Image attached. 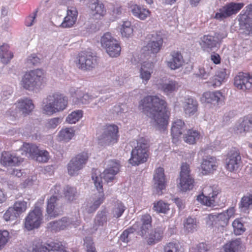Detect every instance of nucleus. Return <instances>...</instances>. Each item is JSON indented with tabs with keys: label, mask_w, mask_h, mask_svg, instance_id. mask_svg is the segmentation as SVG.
<instances>
[{
	"label": "nucleus",
	"mask_w": 252,
	"mask_h": 252,
	"mask_svg": "<svg viewBox=\"0 0 252 252\" xmlns=\"http://www.w3.org/2000/svg\"><path fill=\"white\" fill-rule=\"evenodd\" d=\"M27 207V203L24 201H16L13 206V208H14V210L15 211V213L17 214V215L20 216V215L25 212Z\"/></svg>",
	"instance_id": "obj_56"
},
{
	"label": "nucleus",
	"mask_w": 252,
	"mask_h": 252,
	"mask_svg": "<svg viewBox=\"0 0 252 252\" xmlns=\"http://www.w3.org/2000/svg\"><path fill=\"white\" fill-rule=\"evenodd\" d=\"M72 224V220L68 217H63L57 221L50 222L49 225L52 230L59 231L67 228Z\"/></svg>",
	"instance_id": "obj_36"
},
{
	"label": "nucleus",
	"mask_w": 252,
	"mask_h": 252,
	"mask_svg": "<svg viewBox=\"0 0 252 252\" xmlns=\"http://www.w3.org/2000/svg\"><path fill=\"white\" fill-rule=\"evenodd\" d=\"M213 74V67L207 64L202 67L199 68V71L198 72V76L204 79H206L210 75Z\"/></svg>",
	"instance_id": "obj_55"
},
{
	"label": "nucleus",
	"mask_w": 252,
	"mask_h": 252,
	"mask_svg": "<svg viewBox=\"0 0 252 252\" xmlns=\"http://www.w3.org/2000/svg\"><path fill=\"white\" fill-rule=\"evenodd\" d=\"M141 224L135 223L137 226V234L142 237H145L148 235V232L152 229V218L149 214L143 215L141 219Z\"/></svg>",
	"instance_id": "obj_23"
},
{
	"label": "nucleus",
	"mask_w": 252,
	"mask_h": 252,
	"mask_svg": "<svg viewBox=\"0 0 252 252\" xmlns=\"http://www.w3.org/2000/svg\"><path fill=\"white\" fill-rule=\"evenodd\" d=\"M131 8L132 14L141 20H144L150 15L151 12L149 10L143 6L135 4L132 5Z\"/></svg>",
	"instance_id": "obj_38"
},
{
	"label": "nucleus",
	"mask_w": 252,
	"mask_h": 252,
	"mask_svg": "<svg viewBox=\"0 0 252 252\" xmlns=\"http://www.w3.org/2000/svg\"><path fill=\"white\" fill-rule=\"evenodd\" d=\"M234 84L238 89L243 91L250 90L252 88V76L240 72L234 78Z\"/></svg>",
	"instance_id": "obj_20"
},
{
	"label": "nucleus",
	"mask_w": 252,
	"mask_h": 252,
	"mask_svg": "<svg viewBox=\"0 0 252 252\" xmlns=\"http://www.w3.org/2000/svg\"><path fill=\"white\" fill-rule=\"evenodd\" d=\"M43 216L42 210L35 206L33 210L30 212L25 219V226L28 230H31L39 226Z\"/></svg>",
	"instance_id": "obj_14"
},
{
	"label": "nucleus",
	"mask_w": 252,
	"mask_h": 252,
	"mask_svg": "<svg viewBox=\"0 0 252 252\" xmlns=\"http://www.w3.org/2000/svg\"><path fill=\"white\" fill-rule=\"evenodd\" d=\"M153 209L158 213L166 214L169 210V204L162 200L155 202Z\"/></svg>",
	"instance_id": "obj_48"
},
{
	"label": "nucleus",
	"mask_w": 252,
	"mask_h": 252,
	"mask_svg": "<svg viewBox=\"0 0 252 252\" xmlns=\"http://www.w3.org/2000/svg\"><path fill=\"white\" fill-rule=\"evenodd\" d=\"M241 163V157L240 153L235 151H231L226 159V165L229 171L237 170Z\"/></svg>",
	"instance_id": "obj_22"
},
{
	"label": "nucleus",
	"mask_w": 252,
	"mask_h": 252,
	"mask_svg": "<svg viewBox=\"0 0 252 252\" xmlns=\"http://www.w3.org/2000/svg\"><path fill=\"white\" fill-rule=\"evenodd\" d=\"M23 161V158L14 153L3 152L1 154L0 162L3 166L18 165Z\"/></svg>",
	"instance_id": "obj_27"
},
{
	"label": "nucleus",
	"mask_w": 252,
	"mask_h": 252,
	"mask_svg": "<svg viewBox=\"0 0 252 252\" xmlns=\"http://www.w3.org/2000/svg\"><path fill=\"white\" fill-rule=\"evenodd\" d=\"M97 192L95 193L94 195L92 202L88 205L87 210L89 213L94 212L104 200V195L103 189H100L98 188V189H97Z\"/></svg>",
	"instance_id": "obj_30"
},
{
	"label": "nucleus",
	"mask_w": 252,
	"mask_h": 252,
	"mask_svg": "<svg viewBox=\"0 0 252 252\" xmlns=\"http://www.w3.org/2000/svg\"><path fill=\"white\" fill-rule=\"evenodd\" d=\"M46 82L44 72L40 69H36L26 72L21 82L22 87L30 91H39Z\"/></svg>",
	"instance_id": "obj_3"
},
{
	"label": "nucleus",
	"mask_w": 252,
	"mask_h": 252,
	"mask_svg": "<svg viewBox=\"0 0 252 252\" xmlns=\"http://www.w3.org/2000/svg\"><path fill=\"white\" fill-rule=\"evenodd\" d=\"M22 150L26 152V155L28 157L40 162H46L49 159L48 152L39 149L34 144H25L23 145Z\"/></svg>",
	"instance_id": "obj_9"
},
{
	"label": "nucleus",
	"mask_w": 252,
	"mask_h": 252,
	"mask_svg": "<svg viewBox=\"0 0 252 252\" xmlns=\"http://www.w3.org/2000/svg\"><path fill=\"white\" fill-rule=\"evenodd\" d=\"M209 219L211 220H217L220 222L219 224L221 226L227 225L229 219L226 213L222 212L217 215L210 214L209 215Z\"/></svg>",
	"instance_id": "obj_47"
},
{
	"label": "nucleus",
	"mask_w": 252,
	"mask_h": 252,
	"mask_svg": "<svg viewBox=\"0 0 252 252\" xmlns=\"http://www.w3.org/2000/svg\"><path fill=\"white\" fill-rule=\"evenodd\" d=\"M164 252H179V245L177 243L170 242L164 246Z\"/></svg>",
	"instance_id": "obj_62"
},
{
	"label": "nucleus",
	"mask_w": 252,
	"mask_h": 252,
	"mask_svg": "<svg viewBox=\"0 0 252 252\" xmlns=\"http://www.w3.org/2000/svg\"><path fill=\"white\" fill-rule=\"evenodd\" d=\"M150 41L143 50L147 51L148 54L158 53L161 48L163 44V35L161 32H157L149 35Z\"/></svg>",
	"instance_id": "obj_13"
},
{
	"label": "nucleus",
	"mask_w": 252,
	"mask_h": 252,
	"mask_svg": "<svg viewBox=\"0 0 252 252\" xmlns=\"http://www.w3.org/2000/svg\"><path fill=\"white\" fill-rule=\"evenodd\" d=\"M236 129L240 133L252 131V116H248L240 119L236 125Z\"/></svg>",
	"instance_id": "obj_34"
},
{
	"label": "nucleus",
	"mask_w": 252,
	"mask_h": 252,
	"mask_svg": "<svg viewBox=\"0 0 252 252\" xmlns=\"http://www.w3.org/2000/svg\"><path fill=\"white\" fill-rule=\"evenodd\" d=\"M164 229L165 227L162 226H158L154 230L151 229L150 231L148 232L147 236L143 238L147 240L148 245L155 244L162 239Z\"/></svg>",
	"instance_id": "obj_26"
},
{
	"label": "nucleus",
	"mask_w": 252,
	"mask_h": 252,
	"mask_svg": "<svg viewBox=\"0 0 252 252\" xmlns=\"http://www.w3.org/2000/svg\"><path fill=\"white\" fill-rule=\"evenodd\" d=\"M183 107L186 115L191 116L197 112L198 102L193 98H188L184 102Z\"/></svg>",
	"instance_id": "obj_37"
},
{
	"label": "nucleus",
	"mask_w": 252,
	"mask_h": 252,
	"mask_svg": "<svg viewBox=\"0 0 252 252\" xmlns=\"http://www.w3.org/2000/svg\"><path fill=\"white\" fill-rule=\"evenodd\" d=\"M32 252H68L60 242H51L36 245Z\"/></svg>",
	"instance_id": "obj_17"
},
{
	"label": "nucleus",
	"mask_w": 252,
	"mask_h": 252,
	"mask_svg": "<svg viewBox=\"0 0 252 252\" xmlns=\"http://www.w3.org/2000/svg\"><path fill=\"white\" fill-rule=\"evenodd\" d=\"M226 75L225 69L219 70L214 77L212 85L214 87L220 86L221 82L225 79Z\"/></svg>",
	"instance_id": "obj_52"
},
{
	"label": "nucleus",
	"mask_w": 252,
	"mask_h": 252,
	"mask_svg": "<svg viewBox=\"0 0 252 252\" xmlns=\"http://www.w3.org/2000/svg\"><path fill=\"white\" fill-rule=\"evenodd\" d=\"M154 67L155 65L153 62H145L142 64L140 69V77L143 82L147 83L149 80Z\"/></svg>",
	"instance_id": "obj_32"
},
{
	"label": "nucleus",
	"mask_w": 252,
	"mask_h": 252,
	"mask_svg": "<svg viewBox=\"0 0 252 252\" xmlns=\"http://www.w3.org/2000/svg\"><path fill=\"white\" fill-rule=\"evenodd\" d=\"M108 212L105 209L98 211L94 219V228L97 230L99 226H102L107 221Z\"/></svg>",
	"instance_id": "obj_39"
},
{
	"label": "nucleus",
	"mask_w": 252,
	"mask_h": 252,
	"mask_svg": "<svg viewBox=\"0 0 252 252\" xmlns=\"http://www.w3.org/2000/svg\"><path fill=\"white\" fill-rule=\"evenodd\" d=\"M224 96L220 91L207 92L203 94L201 97L202 102L219 105L222 103Z\"/></svg>",
	"instance_id": "obj_24"
},
{
	"label": "nucleus",
	"mask_w": 252,
	"mask_h": 252,
	"mask_svg": "<svg viewBox=\"0 0 252 252\" xmlns=\"http://www.w3.org/2000/svg\"><path fill=\"white\" fill-rule=\"evenodd\" d=\"M63 193L65 198L69 201L76 200L79 195L76 188L66 186L63 189Z\"/></svg>",
	"instance_id": "obj_43"
},
{
	"label": "nucleus",
	"mask_w": 252,
	"mask_h": 252,
	"mask_svg": "<svg viewBox=\"0 0 252 252\" xmlns=\"http://www.w3.org/2000/svg\"><path fill=\"white\" fill-rule=\"evenodd\" d=\"M232 226L234 232L236 235H241L245 231L243 224L239 220H235L232 223Z\"/></svg>",
	"instance_id": "obj_59"
},
{
	"label": "nucleus",
	"mask_w": 252,
	"mask_h": 252,
	"mask_svg": "<svg viewBox=\"0 0 252 252\" xmlns=\"http://www.w3.org/2000/svg\"><path fill=\"white\" fill-rule=\"evenodd\" d=\"M137 228L136 225H133L124 230L120 236V240L126 243L129 242L134 237V232L137 233Z\"/></svg>",
	"instance_id": "obj_40"
},
{
	"label": "nucleus",
	"mask_w": 252,
	"mask_h": 252,
	"mask_svg": "<svg viewBox=\"0 0 252 252\" xmlns=\"http://www.w3.org/2000/svg\"><path fill=\"white\" fill-rule=\"evenodd\" d=\"M75 131L72 128L62 129L59 133V139L61 141H68L74 135Z\"/></svg>",
	"instance_id": "obj_50"
},
{
	"label": "nucleus",
	"mask_w": 252,
	"mask_h": 252,
	"mask_svg": "<svg viewBox=\"0 0 252 252\" xmlns=\"http://www.w3.org/2000/svg\"><path fill=\"white\" fill-rule=\"evenodd\" d=\"M217 161L216 158L211 156H204L202 158L201 169L203 174L212 173L216 169Z\"/></svg>",
	"instance_id": "obj_29"
},
{
	"label": "nucleus",
	"mask_w": 252,
	"mask_h": 252,
	"mask_svg": "<svg viewBox=\"0 0 252 252\" xmlns=\"http://www.w3.org/2000/svg\"><path fill=\"white\" fill-rule=\"evenodd\" d=\"M61 119L59 118H54L48 120L45 126L47 128H55L61 123Z\"/></svg>",
	"instance_id": "obj_64"
},
{
	"label": "nucleus",
	"mask_w": 252,
	"mask_h": 252,
	"mask_svg": "<svg viewBox=\"0 0 252 252\" xmlns=\"http://www.w3.org/2000/svg\"><path fill=\"white\" fill-rule=\"evenodd\" d=\"M125 209V206L121 202H117L113 209V217L116 218L120 217Z\"/></svg>",
	"instance_id": "obj_57"
},
{
	"label": "nucleus",
	"mask_w": 252,
	"mask_h": 252,
	"mask_svg": "<svg viewBox=\"0 0 252 252\" xmlns=\"http://www.w3.org/2000/svg\"><path fill=\"white\" fill-rule=\"evenodd\" d=\"M225 252H241L242 247L240 239H236L226 244L224 246Z\"/></svg>",
	"instance_id": "obj_42"
},
{
	"label": "nucleus",
	"mask_w": 252,
	"mask_h": 252,
	"mask_svg": "<svg viewBox=\"0 0 252 252\" xmlns=\"http://www.w3.org/2000/svg\"><path fill=\"white\" fill-rule=\"evenodd\" d=\"M184 229L188 232H193L197 229V223L196 219L189 217L184 222Z\"/></svg>",
	"instance_id": "obj_49"
},
{
	"label": "nucleus",
	"mask_w": 252,
	"mask_h": 252,
	"mask_svg": "<svg viewBox=\"0 0 252 252\" xmlns=\"http://www.w3.org/2000/svg\"><path fill=\"white\" fill-rule=\"evenodd\" d=\"M76 64L82 70H90L96 64V57L90 53L82 52L77 57Z\"/></svg>",
	"instance_id": "obj_15"
},
{
	"label": "nucleus",
	"mask_w": 252,
	"mask_h": 252,
	"mask_svg": "<svg viewBox=\"0 0 252 252\" xmlns=\"http://www.w3.org/2000/svg\"><path fill=\"white\" fill-rule=\"evenodd\" d=\"M77 15L78 12L76 8L74 7H68L66 16L64 17L61 27L64 28L71 27L76 21Z\"/></svg>",
	"instance_id": "obj_31"
},
{
	"label": "nucleus",
	"mask_w": 252,
	"mask_h": 252,
	"mask_svg": "<svg viewBox=\"0 0 252 252\" xmlns=\"http://www.w3.org/2000/svg\"><path fill=\"white\" fill-rule=\"evenodd\" d=\"M101 44L103 48L110 47L112 45H116L118 41L114 38L110 32H106L101 38Z\"/></svg>",
	"instance_id": "obj_46"
},
{
	"label": "nucleus",
	"mask_w": 252,
	"mask_h": 252,
	"mask_svg": "<svg viewBox=\"0 0 252 252\" xmlns=\"http://www.w3.org/2000/svg\"><path fill=\"white\" fill-rule=\"evenodd\" d=\"M68 104L67 98L63 94L53 93L47 96L43 101L42 106L44 114L51 115L64 110Z\"/></svg>",
	"instance_id": "obj_2"
},
{
	"label": "nucleus",
	"mask_w": 252,
	"mask_h": 252,
	"mask_svg": "<svg viewBox=\"0 0 252 252\" xmlns=\"http://www.w3.org/2000/svg\"><path fill=\"white\" fill-rule=\"evenodd\" d=\"M61 190L60 185H56L51 189L50 191L53 194L48 199L46 212L48 214V219H51L55 218L63 212L62 207L59 206Z\"/></svg>",
	"instance_id": "obj_6"
},
{
	"label": "nucleus",
	"mask_w": 252,
	"mask_h": 252,
	"mask_svg": "<svg viewBox=\"0 0 252 252\" xmlns=\"http://www.w3.org/2000/svg\"><path fill=\"white\" fill-rule=\"evenodd\" d=\"M246 8V11L240 15L239 20L242 28L249 34L252 33V4L248 5Z\"/></svg>",
	"instance_id": "obj_19"
},
{
	"label": "nucleus",
	"mask_w": 252,
	"mask_h": 252,
	"mask_svg": "<svg viewBox=\"0 0 252 252\" xmlns=\"http://www.w3.org/2000/svg\"><path fill=\"white\" fill-rule=\"evenodd\" d=\"M225 35L215 33L214 35H205L201 38L200 46L204 51L210 52L220 47V44Z\"/></svg>",
	"instance_id": "obj_8"
},
{
	"label": "nucleus",
	"mask_w": 252,
	"mask_h": 252,
	"mask_svg": "<svg viewBox=\"0 0 252 252\" xmlns=\"http://www.w3.org/2000/svg\"><path fill=\"white\" fill-rule=\"evenodd\" d=\"M187 130L185 123L180 119L175 120L171 127V134L175 139H177L179 136L183 134Z\"/></svg>",
	"instance_id": "obj_35"
},
{
	"label": "nucleus",
	"mask_w": 252,
	"mask_h": 252,
	"mask_svg": "<svg viewBox=\"0 0 252 252\" xmlns=\"http://www.w3.org/2000/svg\"><path fill=\"white\" fill-rule=\"evenodd\" d=\"M220 192L218 186H206L203 188L201 194L197 196V200L207 206H215V199Z\"/></svg>",
	"instance_id": "obj_7"
},
{
	"label": "nucleus",
	"mask_w": 252,
	"mask_h": 252,
	"mask_svg": "<svg viewBox=\"0 0 252 252\" xmlns=\"http://www.w3.org/2000/svg\"><path fill=\"white\" fill-rule=\"evenodd\" d=\"M139 107L153 120V125L158 130H164L168 123L169 114L164 100L157 96L148 95L142 99Z\"/></svg>",
	"instance_id": "obj_1"
},
{
	"label": "nucleus",
	"mask_w": 252,
	"mask_h": 252,
	"mask_svg": "<svg viewBox=\"0 0 252 252\" xmlns=\"http://www.w3.org/2000/svg\"><path fill=\"white\" fill-rule=\"evenodd\" d=\"M118 127L116 125L107 126L103 133L98 137V143L105 146L115 143L118 138Z\"/></svg>",
	"instance_id": "obj_10"
},
{
	"label": "nucleus",
	"mask_w": 252,
	"mask_h": 252,
	"mask_svg": "<svg viewBox=\"0 0 252 252\" xmlns=\"http://www.w3.org/2000/svg\"><path fill=\"white\" fill-rule=\"evenodd\" d=\"M121 32L123 37L129 38L133 33V28L129 21L124 22L121 28Z\"/></svg>",
	"instance_id": "obj_51"
},
{
	"label": "nucleus",
	"mask_w": 252,
	"mask_h": 252,
	"mask_svg": "<svg viewBox=\"0 0 252 252\" xmlns=\"http://www.w3.org/2000/svg\"><path fill=\"white\" fill-rule=\"evenodd\" d=\"M104 49L109 56L111 57H116L118 56L121 51V48L118 42L116 43V45H112L110 47L108 46Z\"/></svg>",
	"instance_id": "obj_54"
},
{
	"label": "nucleus",
	"mask_w": 252,
	"mask_h": 252,
	"mask_svg": "<svg viewBox=\"0 0 252 252\" xmlns=\"http://www.w3.org/2000/svg\"><path fill=\"white\" fill-rule=\"evenodd\" d=\"M252 205V198L250 195L243 196L239 204L240 208L245 211Z\"/></svg>",
	"instance_id": "obj_60"
},
{
	"label": "nucleus",
	"mask_w": 252,
	"mask_h": 252,
	"mask_svg": "<svg viewBox=\"0 0 252 252\" xmlns=\"http://www.w3.org/2000/svg\"><path fill=\"white\" fill-rule=\"evenodd\" d=\"M199 138V134L197 131L189 129L187 133L184 135V140L189 144H194Z\"/></svg>",
	"instance_id": "obj_44"
},
{
	"label": "nucleus",
	"mask_w": 252,
	"mask_h": 252,
	"mask_svg": "<svg viewBox=\"0 0 252 252\" xmlns=\"http://www.w3.org/2000/svg\"><path fill=\"white\" fill-rule=\"evenodd\" d=\"M9 238V234L7 230L0 231V250L7 243Z\"/></svg>",
	"instance_id": "obj_61"
},
{
	"label": "nucleus",
	"mask_w": 252,
	"mask_h": 252,
	"mask_svg": "<svg viewBox=\"0 0 252 252\" xmlns=\"http://www.w3.org/2000/svg\"><path fill=\"white\" fill-rule=\"evenodd\" d=\"M154 188L156 190V193L159 194H162V190L165 188V175L164 169L159 167L155 171L154 176Z\"/></svg>",
	"instance_id": "obj_25"
},
{
	"label": "nucleus",
	"mask_w": 252,
	"mask_h": 252,
	"mask_svg": "<svg viewBox=\"0 0 252 252\" xmlns=\"http://www.w3.org/2000/svg\"><path fill=\"white\" fill-rule=\"evenodd\" d=\"M243 3L231 2L219 8L216 13L214 18L222 21L237 13L244 6Z\"/></svg>",
	"instance_id": "obj_11"
},
{
	"label": "nucleus",
	"mask_w": 252,
	"mask_h": 252,
	"mask_svg": "<svg viewBox=\"0 0 252 252\" xmlns=\"http://www.w3.org/2000/svg\"><path fill=\"white\" fill-rule=\"evenodd\" d=\"M209 247L208 245L204 243H199L195 247L190 249V252H208Z\"/></svg>",
	"instance_id": "obj_63"
},
{
	"label": "nucleus",
	"mask_w": 252,
	"mask_h": 252,
	"mask_svg": "<svg viewBox=\"0 0 252 252\" xmlns=\"http://www.w3.org/2000/svg\"><path fill=\"white\" fill-rule=\"evenodd\" d=\"M69 93L73 98V101L76 104H87L94 98L92 95L78 88H70Z\"/></svg>",
	"instance_id": "obj_18"
},
{
	"label": "nucleus",
	"mask_w": 252,
	"mask_h": 252,
	"mask_svg": "<svg viewBox=\"0 0 252 252\" xmlns=\"http://www.w3.org/2000/svg\"><path fill=\"white\" fill-rule=\"evenodd\" d=\"M171 59L167 62V65L171 69H176L182 66L184 63L183 57L179 51L171 53Z\"/></svg>",
	"instance_id": "obj_33"
},
{
	"label": "nucleus",
	"mask_w": 252,
	"mask_h": 252,
	"mask_svg": "<svg viewBox=\"0 0 252 252\" xmlns=\"http://www.w3.org/2000/svg\"><path fill=\"white\" fill-rule=\"evenodd\" d=\"M15 212L14 208H13L12 207H9L3 215V219L6 221L15 220L19 217Z\"/></svg>",
	"instance_id": "obj_58"
},
{
	"label": "nucleus",
	"mask_w": 252,
	"mask_h": 252,
	"mask_svg": "<svg viewBox=\"0 0 252 252\" xmlns=\"http://www.w3.org/2000/svg\"><path fill=\"white\" fill-rule=\"evenodd\" d=\"M89 158L87 153L82 152L71 159L67 165L68 174L74 176L82 169L86 164Z\"/></svg>",
	"instance_id": "obj_12"
},
{
	"label": "nucleus",
	"mask_w": 252,
	"mask_h": 252,
	"mask_svg": "<svg viewBox=\"0 0 252 252\" xmlns=\"http://www.w3.org/2000/svg\"><path fill=\"white\" fill-rule=\"evenodd\" d=\"M89 7L91 15L94 19H101L106 13L104 5L98 0H92Z\"/></svg>",
	"instance_id": "obj_21"
},
{
	"label": "nucleus",
	"mask_w": 252,
	"mask_h": 252,
	"mask_svg": "<svg viewBox=\"0 0 252 252\" xmlns=\"http://www.w3.org/2000/svg\"><path fill=\"white\" fill-rule=\"evenodd\" d=\"M148 141L144 138H140L138 142L137 145L131 152V158L129 162L132 165H138L145 162L148 158Z\"/></svg>",
	"instance_id": "obj_5"
},
{
	"label": "nucleus",
	"mask_w": 252,
	"mask_h": 252,
	"mask_svg": "<svg viewBox=\"0 0 252 252\" xmlns=\"http://www.w3.org/2000/svg\"><path fill=\"white\" fill-rule=\"evenodd\" d=\"M15 105L16 108L25 116L29 115L34 108L32 100L27 97L19 99Z\"/></svg>",
	"instance_id": "obj_28"
},
{
	"label": "nucleus",
	"mask_w": 252,
	"mask_h": 252,
	"mask_svg": "<svg viewBox=\"0 0 252 252\" xmlns=\"http://www.w3.org/2000/svg\"><path fill=\"white\" fill-rule=\"evenodd\" d=\"M178 83L173 80H169L161 84L160 89L166 94H171L178 89Z\"/></svg>",
	"instance_id": "obj_41"
},
{
	"label": "nucleus",
	"mask_w": 252,
	"mask_h": 252,
	"mask_svg": "<svg viewBox=\"0 0 252 252\" xmlns=\"http://www.w3.org/2000/svg\"><path fill=\"white\" fill-rule=\"evenodd\" d=\"M8 46L3 44L0 47V57L3 63H7L13 58V54L8 50Z\"/></svg>",
	"instance_id": "obj_45"
},
{
	"label": "nucleus",
	"mask_w": 252,
	"mask_h": 252,
	"mask_svg": "<svg viewBox=\"0 0 252 252\" xmlns=\"http://www.w3.org/2000/svg\"><path fill=\"white\" fill-rule=\"evenodd\" d=\"M83 116V111L81 110H78L72 112L66 118V121L69 124H75Z\"/></svg>",
	"instance_id": "obj_53"
},
{
	"label": "nucleus",
	"mask_w": 252,
	"mask_h": 252,
	"mask_svg": "<svg viewBox=\"0 0 252 252\" xmlns=\"http://www.w3.org/2000/svg\"><path fill=\"white\" fill-rule=\"evenodd\" d=\"M189 165L187 163H183L181 167L180 173L179 185L183 191L190 189L193 187V180L189 175Z\"/></svg>",
	"instance_id": "obj_16"
},
{
	"label": "nucleus",
	"mask_w": 252,
	"mask_h": 252,
	"mask_svg": "<svg viewBox=\"0 0 252 252\" xmlns=\"http://www.w3.org/2000/svg\"><path fill=\"white\" fill-rule=\"evenodd\" d=\"M119 169V162L115 159H111L107 162L106 168L102 173L100 174L99 171L95 170L92 173V178L96 189H98V188L102 189V179L107 183L113 181Z\"/></svg>",
	"instance_id": "obj_4"
}]
</instances>
